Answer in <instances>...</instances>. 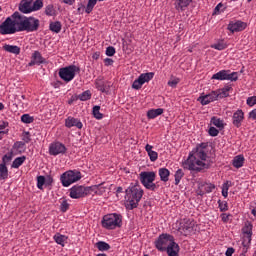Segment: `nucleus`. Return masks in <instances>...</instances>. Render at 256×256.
Instances as JSON below:
<instances>
[{
    "instance_id": "obj_24",
    "label": "nucleus",
    "mask_w": 256,
    "mask_h": 256,
    "mask_svg": "<svg viewBox=\"0 0 256 256\" xmlns=\"http://www.w3.org/2000/svg\"><path fill=\"white\" fill-rule=\"evenodd\" d=\"M228 73H230L229 70H221L214 74L212 79H216L217 81H228Z\"/></svg>"
},
{
    "instance_id": "obj_45",
    "label": "nucleus",
    "mask_w": 256,
    "mask_h": 256,
    "mask_svg": "<svg viewBox=\"0 0 256 256\" xmlns=\"http://www.w3.org/2000/svg\"><path fill=\"white\" fill-rule=\"evenodd\" d=\"M40 9H43V0H36L32 4V12L33 11H40Z\"/></svg>"
},
{
    "instance_id": "obj_63",
    "label": "nucleus",
    "mask_w": 256,
    "mask_h": 256,
    "mask_svg": "<svg viewBox=\"0 0 256 256\" xmlns=\"http://www.w3.org/2000/svg\"><path fill=\"white\" fill-rule=\"evenodd\" d=\"M114 61L111 58H106L104 59V64L106 65V67H109V65H113Z\"/></svg>"
},
{
    "instance_id": "obj_47",
    "label": "nucleus",
    "mask_w": 256,
    "mask_h": 256,
    "mask_svg": "<svg viewBox=\"0 0 256 256\" xmlns=\"http://www.w3.org/2000/svg\"><path fill=\"white\" fill-rule=\"evenodd\" d=\"M218 207L222 213L225 211H229V206L227 204V201L218 200Z\"/></svg>"
},
{
    "instance_id": "obj_48",
    "label": "nucleus",
    "mask_w": 256,
    "mask_h": 256,
    "mask_svg": "<svg viewBox=\"0 0 256 256\" xmlns=\"http://www.w3.org/2000/svg\"><path fill=\"white\" fill-rule=\"evenodd\" d=\"M69 210V202H67V199H63L60 205V211L62 213H66Z\"/></svg>"
},
{
    "instance_id": "obj_49",
    "label": "nucleus",
    "mask_w": 256,
    "mask_h": 256,
    "mask_svg": "<svg viewBox=\"0 0 256 256\" xmlns=\"http://www.w3.org/2000/svg\"><path fill=\"white\" fill-rule=\"evenodd\" d=\"M229 187H231V185H229V181L223 184L222 195L225 198H227V196L229 195Z\"/></svg>"
},
{
    "instance_id": "obj_1",
    "label": "nucleus",
    "mask_w": 256,
    "mask_h": 256,
    "mask_svg": "<svg viewBox=\"0 0 256 256\" xmlns=\"http://www.w3.org/2000/svg\"><path fill=\"white\" fill-rule=\"evenodd\" d=\"M203 161H207V153H205V150H201V148H195L189 154L187 160L184 161L183 168L188 171H196V173H199L200 171H203V169H209L213 163V160L207 163Z\"/></svg>"
},
{
    "instance_id": "obj_43",
    "label": "nucleus",
    "mask_w": 256,
    "mask_h": 256,
    "mask_svg": "<svg viewBox=\"0 0 256 256\" xmlns=\"http://www.w3.org/2000/svg\"><path fill=\"white\" fill-rule=\"evenodd\" d=\"M100 111H101V106L93 107L92 113H93L95 119H103V114Z\"/></svg>"
},
{
    "instance_id": "obj_10",
    "label": "nucleus",
    "mask_w": 256,
    "mask_h": 256,
    "mask_svg": "<svg viewBox=\"0 0 256 256\" xmlns=\"http://www.w3.org/2000/svg\"><path fill=\"white\" fill-rule=\"evenodd\" d=\"M69 195L71 199H83V197H87V192H85V186L74 185L70 189Z\"/></svg>"
},
{
    "instance_id": "obj_13",
    "label": "nucleus",
    "mask_w": 256,
    "mask_h": 256,
    "mask_svg": "<svg viewBox=\"0 0 256 256\" xmlns=\"http://www.w3.org/2000/svg\"><path fill=\"white\" fill-rule=\"evenodd\" d=\"M112 85L113 84H111V82L104 81L103 78H101V77H98L95 80V87L101 93H109Z\"/></svg>"
},
{
    "instance_id": "obj_42",
    "label": "nucleus",
    "mask_w": 256,
    "mask_h": 256,
    "mask_svg": "<svg viewBox=\"0 0 256 256\" xmlns=\"http://www.w3.org/2000/svg\"><path fill=\"white\" fill-rule=\"evenodd\" d=\"M78 99L80 101H89V99H91V91L89 90L84 91L83 93L78 95Z\"/></svg>"
},
{
    "instance_id": "obj_9",
    "label": "nucleus",
    "mask_w": 256,
    "mask_h": 256,
    "mask_svg": "<svg viewBox=\"0 0 256 256\" xmlns=\"http://www.w3.org/2000/svg\"><path fill=\"white\" fill-rule=\"evenodd\" d=\"M175 238L171 234H161L155 241V247L158 251H167V247L173 243Z\"/></svg>"
},
{
    "instance_id": "obj_17",
    "label": "nucleus",
    "mask_w": 256,
    "mask_h": 256,
    "mask_svg": "<svg viewBox=\"0 0 256 256\" xmlns=\"http://www.w3.org/2000/svg\"><path fill=\"white\" fill-rule=\"evenodd\" d=\"M33 0H22L19 4V11L21 13H32L33 9Z\"/></svg>"
},
{
    "instance_id": "obj_37",
    "label": "nucleus",
    "mask_w": 256,
    "mask_h": 256,
    "mask_svg": "<svg viewBox=\"0 0 256 256\" xmlns=\"http://www.w3.org/2000/svg\"><path fill=\"white\" fill-rule=\"evenodd\" d=\"M44 13L48 17H54V15H56L57 11L55 10V6H53V4H49L45 7Z\"/></svg>"
},
{
    "instance_id": "obj_62",
    "label": "nucleus",
    "mask_w": 256,
    "mask_h": 256,
    "mask_svg": "<svg viewBox=\"0 0 256 256\" xmlns=\"http://www.w3.org/2000/svg\"><path fill=\"white\" fill-rule=\"evenodd\" d=\"M234 253H235V248L230 247V248H228V249L226 250L225 255H226V256H233Z\"/></svg>"
},
{
    "instance_id": "obj_41",
    "label": "nucleus",
    "mask_w": 256,
    "mask_h": 256,
    "mask_svg": "<svg viewBox=\"0 0 256 256\" xmlns=\"http://www.w3.org/2000/svg\"><path fill=\"white\" fill-rule=\"evenodd\" d=\"M13 149L18 151V153H23V151L25 149V142H23V141L15 142L14 145H13Z\"/></svg>"
},
{
    "instance_id": "obj_58",
    "label": "nucleus",
    "mask_w": 256,
    "mask_h": 256,
    "mask_svg": "<svg viewBox=\"0 0 256 256\" xmlns=\"http://www.w3.org/2000/svg\"><path fill=\"white\" fill-rule=\"evenodd\" d=\"M246 103L249 107L256 105V96L248 97Z\"/></svg>"
},
{
    "instance_id": "obj_34",
    "label": "nucleus",
    "mask_w": 256,
    "mask_h": 256,
    "mask_svg": "<svg viewBox=\"0 0 256 256\" xmlns=\"http://www.w3.org/2000/svg\"><path fill=\"white\" fill-rule=\"evenodd\" d=\"M62 25L59 21L51 22L49 29L52 33H61Z\"/></svg>"
},
{
    "instance_id": "obj_36",
    "label": "nucleus",
    "mask_w": 256,
    "mask_h": 256,
    "mask_svg": "<svg viewBox=\"0 0 256 256\" xmlns=\"http://www.w3.org/2000/svg\"><path fill=\"white\" fill-rule=\"evenodd\" d=\"M96 247L99 251H109L111 249V245L105 241H98Z\"/></svg>"
},
{
    "instance_id": "obj_52",
    "label": "nucleus",
    "mask_w": 256,
    "mask_h": 256,
    "mask_svg": "<svg viewBox=\"0 0 256 256\" xmlns=\"http://www.w3.org/2000/svg\"><path fill=\"white\" fill-rule=\"evenodd\" d=\"M143 87V83L141 82L140 78L136 79L132 83V89H136V91H139Z\"/></svg>"
},
{
    "instance_id": "obj_55",
    "label": "nucleus",
    "mask_w": 256,
    "mask_h": 256,
    "mask_svg": "<svg viewBox=\"0 0 256 256\" xmlns=\"http://www.w3.org/2000/svg\"><path fill=\"white\" fill-rule=\"evenodd\" d=\"M22 140L24 143H31V134L29 132H24L22 134Z\"/></svg>"
},
{
    "instance_id": "obj_18",
    "label": "nucleus",
    "mask_w": 256,
    "mask_h": 256,
    "mask_svg": "<svg viewBox=\"0 0 256 256\" xmlns=\"http://www.w3.org/2000/svg\"><path fill=\"white\" fill-rule=\"evenodd\" d=\"M65 126L68 128V129H71V127H77V129H83V123L80 122L79 119L77 118H74V117H68L66 120H65Z\"/></svg>"
},
{
    "instance_id": "obj_15",
    "label": "nucleus",
    "mask_w": 256,
    "mask_h": 256,
    "mask_svg": "<svg viewBox=\"0 0 256 256\" xmlns=\"http://www.w3.org/2000/svg\"><path fill=\"white\" fill-rule=\"evenodd\" d=\"M103 185H105V182L85 187L86 196L91 195V193H95V195H101V193H105V187H103Z\"/></svg>"
},
{
    "instance_id": "obj_38",
    "label": "nucleus",
    "mask_w": 256,
    "mask_h": 256,
    "mask_svg": "<svg viewBox=\"0 0 256 256\" xmlns=\"http://www.w3.org/2000/svg\"><path fill=\"white\" fill-rule=\"evenodd\" d=\"M194 227H195V222L185 223L182 227V230L186 234H189V233H193V231H195Z\"/></svg>"
},
{
    "instance_id": "obj_14",
    "label": "nucleus",
    "mask_w": 256,
    "mask_h": 256,
    "mask_svg": "<svg viewBox=\"0 0 256 256\" xmlns=\"http://www.w3.org/2000/svg\"><path fill=\"white\" fill-rule=\"evenodd\" d=\"M228 31H231V33H239V31H245L247 29V23L238 20L236 22L231 21L228 24Z\"/></svg>"
},
{
    "instance_id": "obj_33",
    "label": "nucleus",
    "mask_w": 256,
    "mask_h": 256,
    "mask_svg": "<svg viewBox=\"0 0 256 256\" xmlns=\"http://www.w3.org/2000/svg\"><path fill=\"white\" fill-rule=\"evenodd\" d=\"M32 59L36 62V65H42L45 63V58L41 55V52L35 51L32 55Z\"/></svg>"
},
{
    "instance_id": "obj_8",
    "label": "nucleus",
    "mask_w": 256,
    "mask_h": 256,
    "mask_svg": "<svg viewBox=\"0 0 256 256\" xmlns=\"http://www.w3.org/2000/svg\"><path fill=\"white\" fill-rule=\"evenodd\" d=\"M79 180H81V172L73 170L64 172L60 177L63 187H69V185H73Z\"/></svg>"
},
{
    "instance_id": "obj_29",
    "label": "nucleus",
    "mask_w": 256,
    "mask_h": 256,
    "mask_svg": "<svg viewBox=\"0 0 256 256\" xmlns=\"http://www.w3.org/2000/svg\"><path fill=\"white\" fill-rule=\"evenodd\" d=\"M153 77H155V73L147 72V73H142L138 78H140L142 85H145V83H149L151 79H153Z\"/></svg>"
},
{
    "instance_id": "obj_7",
    "label": "nucleus",
    "mask_w": 256,
    "mask_h": 256,
    "mask_svg": "<svg viewBox=\"0 0 256 256\" xmlns=\"http://www.w3.org/2000/svg\"><path fill=\"white\" fill-rule=\"evenodd\" d=\"M81 68L75 65L66 66L59 69L58 75L62 81H65L66 83H69L70 81H73L75 79V75L77 73H80Z\"/></svg>"
},
{
    "instance_id": "obj_51",
    "label": "nucleus",
    "mask_w": 256,
    "mask_h": 256,
    "mask_svg": "<svg viewBox=\"0 0 256 256\" xmlns=\"http://www.w3.org/2000/svg\"><path fill=\"white\" fill-rule=\"evenodd\" d=\"M46 183L45 176H38L37 177V187L38 189H43V185Z\"/></svg>"
},
{
    "instance_id": "obj_54",
    "label": "nucleus",
    "mask_w": 256,
    "mask_h": 256,
    "mask_svg": "<svg viewBox=\"0 0 256 256\" xmlns=\"http://www.w3.org/2000/svg\"><path fill=\"white\" fill-rule=\"evenodd\" d=\"M239 79V74L237 72H228V81H237Z\"/></svg>"
},
{
    "instance_id": "obj_53",
    "label": "nucleus",
    "mask_w": 256,
    "mask_h": 256,
    "mask_svg": "<svg viewBox=\"0 0 256 256\" xmlns=\"http://www.w3.org/2000/svg\"><path fill=\"white\" fill-rule=\"evenodd\" d=\"M210 137H217V135H219V130L213 126H211L209 128V131H208Z\"/></svg>"
},
{
    "instance_id": "obj_60",
    "label": "nucleus",
    "mask_w": 256,
    "mask_h": 256,
    "mask_svg": "<svg viewBox=\"0 0 256 256\" xmlns=\"http://www.w3.org/2000/svg\"><path fill=\"white\" fill-rule=\"evenodd\" d=\"M87 13V8H85V5L83 4H79V7L77 9V13H79V15H83V13Z\"/></svg>"
},
{
    "instance_id": "obj_6",
    "label": "nucleus",
    "mask_w": 256,
    "mask_h": 256,
    "mask_svg": "<svg viewBox=\"0 0 256 256\" xmlns=\"http://www.w3.org/2000/svg\"><path fill=\"white\" fill-rule=\"evenodd\" d=\"M156 177L157 174L154 171H144L140 173V182L145 187V189H148L149 191H157L159 186L154 183Z\"/></svg>"
},
{
    "instance_id": "obj_39",
    "label": "nucleus",
    "mask_w": 256,
    "mask_h": 256,
    "mask_svg": "<svg viewBox=\"0 0 256 256\" xmlns=\"http://www.w3.org/2000/svg\"><path fill=\"white\" fill-rule=\"evenodd\" d=\"M185 176V173L183 172V169H178L174 175L175 177V185H179L181 183V179Z\"/></svg>"
},
{
    "instance_id": "obj_19",
    "label": "nucleus",
    "mask_w": 256,
    "mask_h": 256,
    "mask_svg": "<svg viewBox=\"0 0 256 256\" xmlns=\"http://www.w3.org/2000/svg\"><path fill=\"white\" fill-rule=\"evenodd\" d=\"M233 125L237 128L241 127V123L243 122V119H245V113H243V110L238 109L234 114H233Z\"/></svg>"
},
{
    "instance_id": "obj_32",
    "label": "nucleus",
    "mask_w": 256,
    "mask_h": 256,
    "mask_svg": "<svg viewBox=\"0 0 256 256\" xmlns=\"http://www.w3.org/2000/svg\"><path fill=\"white\" fill-rule=\"evenodd\" d=\"M54 241L58 244L61 245V247H65V241H67V236L62 235L61 233H56L54 235Z\"/></svg>"
},
{
    "instance_id": "obj_4",
    "label": "nucleus",
    "mask_w": 256,
    "mask_h": 256,
    "mask_svg": "<svg viewBox=\"0 0 256 256\" xmlns=\"http://www.w3.org/2000/svg\"><path fill=\"white\" fill-rule=\"evenodd\" d=\"M19 19V31H27V33H33L39 31L40 21L39 19L30 16L27 17L20 12H18Z\"/></svg>"
},
{
    "instance_id": "obj_59",
    "label": "nucleus",
    "mask_w": 256,
    "mask_h": 256,
    "mask_svg": "<svg viewBox=\"0 0 256 256\" xmlns=\"http://www.w3.org/2000/svg\"><path fill=\"white\" fill-rule=\"evenodd\" d=\"M179 81H180L179 78L169 80L168 85H169V87H172L173 89H175V87H177V85H179Z\"/></svg>"
},
{
    "instance_id": "obj_11",
    "label": "nucleus",
    "mask_w": 256,
    "mask_h": 256,
    "mask_svg": "<svg viewBox=\"0 0 256 256\" xmlns=\"http://www.w3.org/2000/svg\"><path fill=\"white\" fill-rule=\"evenodd\" d=\"M67 152V147H65V144L60 143V142H54L50 144L49 146V153L50 155H63Z\"/></svg>"
},
{
    "instance_id": "obj_30",
    "label": "nucleus",
    "mask_w": 256,
    "mask_h": 256,
    "mask_svg": "<svg viewBox=\"0 0 256 256\" xmlns=\"http://www.w3.org/2000/svg\"><path fill=\"white\" fill-rule=\"evenodd\" d=\"M210 123L214 125V127H217L218 129H220V131L222 129H225V124H223V120H221L220 118H217V116H213L210 120Z\"/></svg>"
},
{
    "instance_id": "obj_57",
    "label": "nucleus",
    "mask_w": 256,
    "mask_h": 256,
    "mask_svg": "<svg viewBox=\"0 0 256 256\" xmlns=\"http://www.w3.org/2000/svg\"><path fill=\"white\" fill-rule=\"evenodd\" d=\"M106 55H107V57H113V55H115V47H113V46L107 47Z\"/></svg>"
},
{
    "instance_id": "obj_5",
    "label": "nucleus",
    "mask_w": 256,
    "mask_h": 256,
    "mask_svg": "<svg viewBox=\"0 0 256 256\" xmlns=\"http://www.w3.org/2000/svg\"><path fill=\"white\" fill-rule=\"evenodd\" d=\"M123 225V216L121 214L113 213L103 217L102 227L104 229H117Z\"/></svg>"
},
{
    "instance_id": "obj_22",
    "label": "nucleus",
    "mask_w": 256,
    "mask_h": 256,
    "mask_svg": "<svg viewBox=\"0 0 256 256\" xmlns=\"http://www.w3.org/2000/svg\"><path fill=\"white\" fill-rule=\"evenodd\" d=\"M146 152L148 153V156L150 157V161L152 163H155V161H157V159H159V154L155 151H153V146L150 144H147L145 146Z\"/></svg>"
},
{
    "instance_id": "obj_20",
    "label": "nucleus",
    "mask_w": 256,
    "mask_h": 256,
    "mask_svg": "<svg viewBox=\"0 0 256 256\" xmlns=\"http://www.w3.org/2000/svg\"><path fill=\"white\" fill-rule=\"evenodd\" d=\"M179 250V244H177L174 240L172 241V243L169 244L165 251L168 256H179Z\"/></svg>"
},
{
    "instance_id": "obj_3",
    "label": "nucleus",
    "mask_w": 256,
    "mask_h": 256,
    "mask_svg": "<svg viewBox=\"0 0 256 256\" xmlns=\"http://www.w3.org/2000/svg\"><path fill=\"white\" fill-rule=\"evenodd\" d=\"M19 12H14L11 17H7L4 22L0 24V35H13L19 33Z\"/></svg>"
},
{
    "instance_id": "obj_35",
    "label": "nucleus",
    "mask_w": 256,
    "mask_h": 256,
    "mask_svg": "<svg viewBox=\"0 0 256 256\" xmlns=\"http://www.w3.org/2000/svg\"><path fill=\"white\" fill-rule=\"evenodd\" d=\"M27 160L26 156H21V157H17L13 163H12V168L13 169H19L20 165H22L23 163H25V161Z\"/></svg>"
},
{
    "instance_id": "obj_21",
    "label": "nucleus",
    "mask_w": 256,
    "mask_h": 256,
    "mask_svg": "<svg viewBox=\"0 0 256 256\" xmlns=\"http://www.w3.org/2000/svg\"><path fill=\"white\" fill-rule=\"evenodd\" d=\"M231 86L226 85L224 88H221L216 93V99H225V97H229V91H231Z\"/></svg>"
},
{
    "instance_id": "obj_31",
    "label": "nucleus",
    "mask_w": 256,
    "mask_h": 256,
    "mask_svg": "<svg viewBox=\"0 0 256 256\" xmlns=\"http://www.w3.org/2000/svg\"><path fill=\"white\" fill-rule=\"evenodd\" d=\"M159 115H163L162 108L152 109L147 112L148 119H155V117H159Z\"/></svg>"
},
{
    "instance_id": "obj_23",
    "label": "nucleus",
    "mask_w": 256,
    "mask_h": 256,
    "mask_svg": "<svg viewBox=\"0 0 256 256\" xmlns=\"http://www.w3.org/2000/svg\"><path fill=\"white\" fill-rule=\"evenodd\" d=\"M193 0H176L175 1V8L177 11H185V8L189 7V4Z\"/></svg>"
},
{
    "instance_id": "obj_12",
    "label": "nucleus",
    "mask_w": 256,
    "mask_h": 256,
    "mask_svg": "<svg viewBox=\"0 0 256 256\" xmlns=\"http://www.w3.org/2000/svg\"><path fill=\"white\" fill-rule=\"evenodd\" d=\"M214 189H215V184L201 182L198 184V189H197L196 193H197V195H200V197H203V195H205L207 193H213Z\"/></svg>"
},
{
    "instance_id": "obj_2",
    "label": "nucleus",
    "mask_w": 256,
    "mask_h": 256,
    "mask_svg": "<svg viewBox=\"0 0 256 256\" xmlns=\"http://www.w3.org/2000/svg\"><path fill=\"white\" fill-rule=\"evenodd\" d=\"M125 193L126 209H128L129 211L137 209V207H139V202L141 201V199H143L144 193V191L141 189V186L139 185V182L136 181L135 184H131V186L125 190Z\"/></svg>"
},
{
    "instance_id": "obj_25",
    "label": "nucleus",
    "mask_w": 256,
    "mask_h": 256,
    "mask_svg": "<svg viewBox=\"0 0 256 256\" xmlns=\"http://www.w3.org/2000/svg\"><path fill=\"white\" fill-rule=\"evenodd\" d=\"M159 177L160 181H163L164 183H167L169 181V175H171V172L167 168H160L159 171Z\"/></svg>"
},
{
    "instance_id": "obj_64",
    "label": "nucleus",
    "mask_w": 256,
    "mask_h": 256,
    "mask_svg": "<svg viewBox=\"0 0 256 256\" xmlns=\"http://www.w3.org/2000/svg\"><path fill=\"white\" fill-rule=\"evenodd\" d=\"M249 117H250V119H256V109L252 110L249 113Z\"/></svg>"
},
{
    "instance_id": "obj_16",
    "label": "nucleus",
    "mask_w": 256,
    "mask_h": 256,
    "mask_svg": "<svg viewBox=\"0 0 256 256\" xmlns=\"http://www.w3.org/2000/svg\"><path fill=\"white\" fill-rule=\"evenodd\" d=\"M198 101H200L201 105H209V103H213V101H217V92L212 91L209 94L200 96L198 98Z\"/></svg>"
},
{
    "instance_id": "obj_28",
    "label": "nucleus",
    "mask_w": 256,
    "mask_h": 256,
    "mask_svg": "<svg viewBox=\"0 0 256 256\" xmlns=\"http://www.w3.org/2000/svg\"><path fill=\"white\" fill-rule=\"evenodd\" d=\"M243 163H245V157H243V155H238L234 157L232 161V165L236 169H241V167H243Z\"/></svg>"
},
{
    "instance_id": "obj_40",
    "label": "nucleus",
    "mask_w": 256,
    "mask_h": 256,
    "mask_svg": "<svg viewBox=\"0 0 256 256\" xmlns=\"http://www.w3.org/2000/svg\"><path fill=\"white\" fill-rule=\"evenodd\" d=\"M242 233L244 235H252L253 236V224L252 223H247L242 229Z\"/></svg>"
},
{
    "instance_id": "obj_50",
    "label": "nucleus",
    "mask_w": 256,
    "mask_h": 256,
    "mask_svg": "<svg viewBox=\"0 0 256 256\" xmlns=\"http://www.w3.org/2000/svg\"><path fill=\"white\" fill-rule=\"evenodd\" d=\"M251 237L252 235H244L242 240L243 247H249L251 245Z\"/></svg>"
},
{
    "instance_id": "obj_27",
    "label": "nucleus",
    "mask_w": 256,
    "mask_h": 256,
    "mask_svg": "<svg viewBox=\"0 0 256 256\" xmlns=\"http://www.w3.org/2000/svg\"><path fill=\"white\" fill-rule=\"evenodd\" d=\"M9 179V168L5 164H0V181H7Z\"/></svg>"
},
{
    "instance_id": "obj_56",
    "label": "nucleus",
    "mask_w": 256,
    "mask_h": 256,
    "mask_svg": "<svg viewBox=\"0 0 256 256\" xmlns=\"http://www.w3.org/2000/svg\"><path fill=\"white\" fill-rule=\"evenodd\" d=\"M227 45L223 44V43H217L212 45V49H217V51H223V49H226Z\"/></svg>"
},
{
    "instance_id": "obj_46",
    "label": "nucleus",
    "mask_w": 256,
    "mask_h": 256,
    "mask_svg": "<svg viewBox=\"0 0 256 256\" xmlns=\"http://www.w3.org/2000/svg\"><path fill=\"white\" fill-rule=\"evenodd\" d=\"M21 121H22V123L29 124V123H33V121H35V118H33L29 114H24L21 116Z\"/></svg>"
},
{
    "instance_id": "obj_26",
    "label": "nucleus",
    "mask_w": 256,
    "mask_h": 256,
    "mask_svg": "<svg viewBox=\"0 0 256 256\" xmlns=\"http://www.w3.org/2000/svg\"><path fill=\"white\" fill-rule=\"evenodd\" d=\"M3 49L4 51H7V53H13L14 55H19V53H21V48L15 45L5 44Z\"/></svg>"
},
{
    "instance_id": "obj_61",
    "label": "nucleus",
    "mask_w": 256,
    "mask_h": 256,
    "mask_svg": "<svg viewBox=\"0 0 256 256\" xmlns=\"http://www.w3.org/2000/svg\"><path fill=\"white\" fill-rule=\"evenodd\" d=\"M221 7H223V3H219L215 9H214V12H213V15H219V13H221Z\"/></svg>"
},
{
    "instance_id": "obj_44",
    "label": "nucleus",
    "mask_w": 256,
    "mask_h": 256,
    "mask_svg": "<svg viewBox=\"0 0 256 256\" xmlns=\"http://www.w3.org/2000/svg\"><path fill=\"white\" fill-rule=\"evenodd\" d=\"M13 159V152H10L8 154H5L2 157V163L0 165H5L7 166V163H11V160Z\"/></svg>"
}]
</instances>
